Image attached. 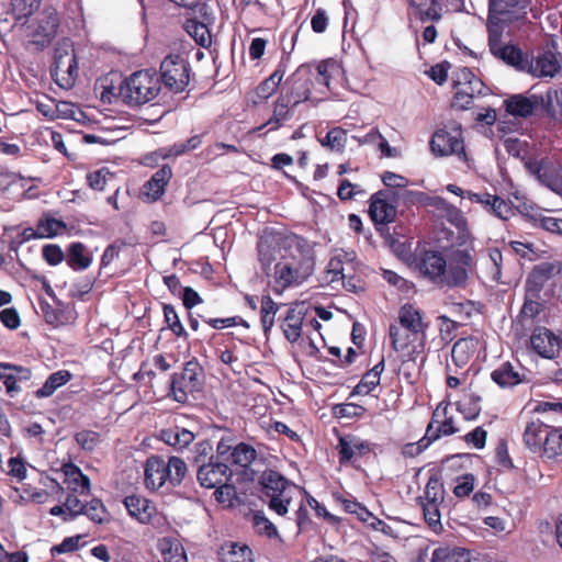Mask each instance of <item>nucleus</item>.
Here are the masks:
<instances>
[{
	"mask_svg": "<svg viewBox=\"0 0 562 562\" xmlns=\"http://www.w3.org/2000/svg\"><path fill=\"white\" fill-rule=\"evenodd\" d=\"M184 27L198 45L209 47L212 44L211 33L206 24L194 19H189L187 20Z\"/></svg>",
	"mask_w": 562,
	"mask_h": 562,
	"instance_id": "nucleus-43",
	"label": "nucleus"
},
{
	"mask_svg": "<svg viewBox=\"0 0 562 562\" xmlns=\"http://www.w3.org/2000/svg\"><path fill=\"white\" fill-rule=\"evenodd\" d=\"M124 505L128 515L137 519L140 524H149L156 514L155 505L140 495H128L124 498Z\"/></svg>",
	"mask_w": 562,
	"mask_h": 562,
	"instance_id": "nucleus-24",
	"label": "nucleus"
},
{
	"mask_svg": "<svg viewBox=\"0 0 562 562\" xmlns=\"http://www.w3.org/2000/svg\"><path fill=\"white\" fill-rule=\"evenodd\" d=\"M488 213L503 221L508 220L514 214L512 203L509 201H505L498 195H496L495 199H492V206Z\"/></svg>",
	"mask_w": 562,
	"mask_h": 562,
	"instance_id": "nucleus-60",
	"label": "nucleus"
},
{
	"mask_svg": "<svg viewBox=\"0 0 562 562\" xmlns=\"http://www.w3.org/2000/svg\"><path fill=\"white\" fill-rule=\"evenodd\" d=\"M419 273L438 286H443L447 277V259L438 250H424L415 261Z\"/></svg>",
	"mask_w": 562,
	"mask_h": 562,
	"instance_id": "nucleus-9",
	"label": "nucleus"
},
{
	"mask_svg": "<svg viewBox=\"0 0 562 562\" xmlns=\"http://www.w3.org/2000/svg\"><path fill=\"white\" fill-rule=\"evenodd\" d=\"M203 384V368L195 360H189L180 372H175L170 380L169 395L173 401L184 404L189 396L201 391Z\"/></svg>",
	"mask_w": 562,
	"mask_h": 562,
	"instance_id": "nucleus-3",
	"label": "nucleus"
},
{
	"mask_svg": "<svg viewBox=\"0 0 562 562\" xmlns=\"http://www.w3.org/2000/svg\"><path fill=\"white\" fill-rule=\"evenodd\" d=\"M525 168L541 184L562 194V180L555 175L553 167L547 159H528L525 161Z\"/></svg>",
	"mask_w": 562,
	"mask_h": 562,
	"instance_id": "nucleus-15",
	"label": "nucleus"
},
{
	"mask_svg": "<svg viewBox=\"0 0 562 562\" xmlns=\"http://www.w3.org/2000/svg\"><path fill=\"white\" fill-rule=\"evenodd\" d=\"M64 496V488L60 485V476L46 472L37 471V504L44 503L49 498L61 502Z\"/></svg>",
	"mask_w": 562,
	"mask_h": 562,
	"instance_id": "nucleus-20",
	"label": "nucleus"
},
{
	"mask_svg": "<svg viewBox=\"0 0 562 562\" xmlns=\"http://www.w3.org/2000/svg\"><path fill=\"white\" fill-rule=\"evenodd\" d=\"M58 24L59 19L55 9L48 8L42 12L37 21V49L50 43L56 35Z\"/></svg>",
	"mask_w": 562,
	"mask_h": 562,
	"instance_id": "nucleus-27",
	"label": "nucleus"
},
{
	"mask_svg": "<svg viewBox=\"0 0 562 562\" xmlns=\"http://www.w3.org/2000/svg\"><path fill=\"white\" fill-rule=\"evenodd\" d=\"M251 522L258 535L265 536L268 539H280L277 527L267 518L263 512H255L251 516Z\"/></svg>",
	"mask_w": 562,
	"mask_h": 562,
	"instance_id": "nucleus-44",
	"label": "nucleus"
},
{
	"mask_svg": "<svg viewBox=\"0 0 562 562\" xmlns=\"http://www.w3.org/2000/svg\"><path fill=\"white\" fill-rule=\"evenodd\" d=\"M336 449L340 464H345L370 452V443L355 436L339 437Z\"/></svg>",
	"mask_w": 562,
	"mask_h": 562,
	"instance_id": "nucleus-22",
	"label": "nucleus"
},
{
	"mask_svg": "<svg viewBox=\"0 0 562 562\" xmlns=\"http://www.w3.org/2000/svg\"><path fill=\"white\" fill-rule=\"evenodd\" d=\"M82 515H86L95 524H103L106 520L108 510L100 499L93 498L90 502H86Z\"/></svg>",
	"mask_w": 562,
	"mask_h": 562,
	"instance_id": "nucleus-52",
	"label": "nucleus"
},
{
	"mask_svg": "<svg viewBox=\"0 0 562 562\" xmlns=\"http://www.w3.org/2000/svg\"><path fill=\"white\" fill-rule=\"evenodd\" d=\"M279 308L280 305L276 303L269 295L262 296L260 307V322L266 336H268L269 331L274 325V317Z\"/></svg>",
	"mask_w": 562,
	"mask_h": 562,
	"instance_id": "nucleus-42",
	"label": "nucleus"
},
{
	"mask_svg": "<svg viewBox=\"0 0 562 562\" xmlns=\"http://www.w3.org/2000/svg\"><path fill=\"white\" fill-rule=\"evenodd\" d=\"M168 482V471L165 460L158 456H151L145 464V484L146 487L157 491Z\"/></svg>",
	"mask_w": 562,
	"mask_h": 562,
	"instance_id": "nucleus-23",
	"label": "nucleus"
},
{
	"mask_svg": "<svg viewBox=\"0 0 562 562\" xmlns=\"http://www.w3.org/2000/svg\"><path fill=\"white\" fill-rule=\"evenodd\" d=\"M481 409V396L476 394H465L463 398L458 402V411L468 420L475 419L480 415Z\"/></svg>",
	"mask_w": 562,
	"mask_h": 562,
	"instance_id": "nucleus-47",
	"label": "nucleus"
},
{
	"mask_svg": "<svg viewBox=\"0 0 562 562\" xmlns=\"http://www.w3.org/2000/svg\"><path fill=\"white\" fill-rule=\"evenodd\" d=\"M92 261V255L82 243L75 241L68 246L66 250V262L74 271H83L88 269Z\"/></svg>",
	"mask_w": 562,
	"mask_h": 562,
	"instance_id": "nucleus-29",
	"label": "nucleus"
},
{
	"mask_svg": "<svg viewBox=\"0 0 562 562\" xmlns=\"http://www.w3.org/2000/svg\"><path fill=\"white\" fill-rule=\"evenodd\" d=\"M366 413V408L363 406L346 403L338 404L334 407V415L339 418H359L362 417Z\"/></svg>",
	"mask_w": 562,
	"mask_h": 562,
	"instance_id": "nucleus-61",
	"label": "nucleus"
},
{
	"mask_svg": "<svg viewBox=\"0 0 562 562\" xmlns=\"http://www.w3.org/2000/svg\"><path fill=\"white\" fill-rule=\"evenodd\" d=\"M383 370L384 359H382L371 370L363 374L362 379L355 386L351 394L367 395L371 393L380 384V379Z\"/></svg>",
	"mask_w": 562,
	"mask_h": 562,
	"instance_id": "nucleus-35",
	"label": "nucleus"
},
{
	"mask_svg": "<svg viewBox=\"0 0 562 562\" xmlns=\"http://www.w3.org/2000/svg\"><path fill=\"white\" fill-rule=\"evenodd\" d=\"M475 476L472 473H465L459 475L456 479V485L453 487V494L458 498L468 497L474 490Z\"/></svg>",
	"mask_w": 562,
	"mask_h": 562,
	"instance_id": "nucleus-54",
	"label": "nucleus"
},
{
	"mask_svg": "<svg viewBox=\"0 0 562 562\" xmlns=\"http://www.w3.org/2000/svg\"><path fill=\"white\" fill-rule=\"evenodd\" d=\"M40 305L47 324L57 326L63 323V313L60 308L50 305L46 301H41Z\"/></svg>",
	"mask_w": 562,
	"mask_h": 562,
	"instance_id": "nucleus-64",
	"label": "nucleus"
},
{
	"mask_svg": "<svg viewBox=\"0 0 562 562\" xmlns=\"http://www.w3.org/2000/svg\"><path fill=\"white\" fill-rule=\"evenodd\" d=\"M398 321L403 328L407 329L416 338L418 335L426 337L427 324L423 322L422 312L412 304H405L400 308Z\"/></svg>",
	"mask_w": 562,
	"mask_h": 562,
	"instance_id": "nucleus-26",
	"label": "nucleus"
},
{
	"mask_svg": "<svg viewBox=\"0 0 562 562\" xmlns=\"http://www.w3.org/2000/svg\"><path fill=\"white\" fill-rule=\"evenodd\" d=\"M305 314V308L300 305L288 310L286 315L281 323L283 335L288 341L293 344L300 339Z\"/></svg>",
	"mask_w": 562,
	"mask_h": 562,
	"instance_id": "nucleus-25",
	"label": "nucleus"
},
{
	"mask_svg": "<svg viewBox=\"0 0 562 562\" xmlns=\"http://www.w3.org/2000/svg\"><path fill=\"white\" fill-rule=\"evenodd\" d=\"M234 464L248 468L257 458L256 449L245 442L238 443L231 452Z\"/></svg>",
	"mask_w": 562,
	"mask_h": 562,
	"instance_id": "nucleus-46",
	"label": "nucleus"
},
{
	"mask_svg": "<svg viewBox=\"0 0 562 562\" xmlns=\"http://www.w3.org/2000/svg\"><path fill=\"white\" fill-rule=\"evenodd\" d=\"M66 225L64 222L55 218L40 220L37 222V238H50L59 234Z\"/></svg>",
	"mask_w": 562,
	"mask_h": 562,
	"instance_id": "nucleus-53",
	"label": "nucleus"
},
{
	"mask_svg": "<svg viewBox=\"0 0 562 562\" xmlns=\"http://www.w3.org/2000/svg\"><path fill=\"white\" fill-rule=\"evenodd\" d=\"M431 562H477L470 552L460 547H439L434 550Z\"/></svg>",
	"mask_w": 562,
	"mask_h": 562,
	"instance_id": "nucleus-34",
	"label": "nucleus"
},
{
	"mask_svg": "<svg viewBox=\"0 0 562 562\" xmlns=\"http://www.w3.org/2000/svg\"><path fill=\"white\" fill-rule=\"evenodd\" d=\"M55 474L60 476V480L67 484L68 490L72 493H79L80 495L90 494V479L76 464H64L63 471L56 470Z\"/></svg>",
	"mask_w": 562,
	"mask_h": 562,
	"instance_id": "nucleus-19",
	"label": "nucleus"
},
{
	"mask_svg": "<svg viewBox=\"0 0 562 562\" xmlns=\"http://www.w3.org/2000/svg\"><path fill=\"white\" fill-rule=\"evenodd\" d=\"M424 514L425 521L428 527L436 533H439L442 530L441 524V514L439 510V505L441 503H432V502H417Z\"/></svg>",
	"mask_w": 562,
	"mask_h": 562,
	"instance_id": "nucleus-45",
	"label": "nucleus"
},
{
	"mask_svg": "<svg viewBox=\"0 0 562 562\" xmlns=\"http://www.w3.org/2000/svg\"><path fill=\"white\" fill-rule=\"evenodd\" d=\"M50 76L60 88L69 89L76 82V78L78 76V66L69 67V64H66L64 65V68H59L58 70H56L54 67H50Z\"/></svg>",
	"mask_w": 562,
	"mask_h": 562,
	"instance_id": "nucleus-49",
	"label": "nucleus"
},
{
	"mask_svg": "<svg viewBox=\"0 0 562 562\" xmlns=\"http://www.w3.org/2000/svg\"><path fill=\"white\" fill-rule=\"evenodd\" d=\"M69 64V67H77V58L75 55L74 44L69 38H61L57 42L54 48L53 64L50 67L64 68V65Z\"/></svg>",
	"mask_w": 562,
	"mask_h": 562,
	"instance_id": "nucleus-32",
	"label": "nucleus"
},
{
	"mask_svg": "<svg viewBox=\"0 0 562 562\" xmlns=\"http://www.w3.org/2000/svg\"><path fill=\"white\" fill-rule=\"evenodd\" d=\"M415 9V14L420 21H438L441 18L440 5L437 0H408Z\"/></svg>",
	"mask_w": 562,
	"mask_h": 562,
	"instance_id": "nucleus-36",
	"label": "nucleus"
},
{
	"mask_svg": "<svg viewBox=\"0 0 562 562\" xmlns=\"http://www.w3.org/2000/svg\"><path fill=\"white\" fill-rule=\"evenodd\" d=\"M260 484L262 485L263 494L269 498V508L278 515L284 516L289 510L291 502V497L286 494L288 488L291 486L290 481L278 471L266 470L260 477Z\"/></svg>",
	"mask_w": 562,
	"mask_h": 562,
	"instance_id": "nucleus-5",
	"label": "nucleus"
},
{
	"mask_svg": "<svg viewBox=\"0 0 562 562\" xmlns=\"http://www.w3.org/2000/svg\"><path fill=\"white\" fill-rule=\"evenodd\" d=\"M345 512L356 515L361 521H369L371 512H369L362 504L355 499L341 498L340 499Z\"/></svg>",
	"mask_w": 562,
	"mask_h": 562,
	"instance_id": "nucleus-62",
	"label": "nucleus"
},
{
	"mask_svg": "<svg viewBox=\"0 0 562 562\" xmlns=\"http://www.w3.org/2000/svg\"><path fill=\"white\" fill-rule=\"evenodd\" d=\"M557 54L558 44L551 40L536 56L528 57L527 63L522 66V71L539 78L554 77L562 69Z\"/></svg>",
	"mask_w": 562,
	"mask_h": 562,
	"instance_id": "nucleus-8",
	"label": "nucleus"
},
{
	"mask_svg": "<svg viewBox=\"0 0 562 562\" xmlns=\"http://www.w3.org/2000/svg\"><path fill=\"white\" fill-rule=\"evenodd\" d=\"M14 27L25 37V44H35V0H11Z\"/></svg>",
	"mask_w": 562,
	"mask_h": 562,
	"instance_id": "nucleus-10",
	"label": "nucleus"
},
{
	"mask_svg": "<svg viewBox=\"0 0 562 562\" xmlns=\"http://www.w3.org/2000/svg\"><path fill=\"white\" fill-rule=\"evenodd\" d=\"M469 341L467 339H459L454 342L451 350V358L458 367H463L470 359L468 352Z\"/></svg>",
	"mask_w": 562,
	"mask_h": 562,
	"instance_id": "nucleus-63",
	"label": "nucleus"
},
{
	"mask_svg": "<svg viewBox=\"0 0 562 562\" xmlns=\"http://www.w3.org/2000/svg\"><path fill=\"white\" fill-rule=\"evenodd\" d=\"M164 317L165 322L168 325V328L177 336L187 338L188 333L186 331L183 325L180 322L178 313L175 307L169 304L164 305Z\"/></svg>",
	"mask_w": 562,
	"mask_h": 562,
	"instance_id": "nucleus-51",
	"label": "nucleus"
},
{
	"mask_svg": "<svg viewBox=\"0 0 562 562\" xmlns=\"http://www.w3.org/2000/svg\"><path fill=\"white\" fill-rule=\"evenodd\" d=\"M213 452V446L211 441L203 440L194 446V457L193 462L194 464L200 468V464L210 462V459L212 461H215V457L212 454Z\"/></svg>",
	"mask_w": 562,
	"mask_h": 562,
	"instance_id": "nucleus-58",
	"label": "nucleus"
},
{
	"mask_svg": "<svg viewBox=\"0 0 562 562\" xmlns=\"http://www.w3.org/2000/svg\"><path fill=\"white\" fill-rule=\"evenodd\" d=\"M232 472L228 465L217 460L200 464L196 477L201 486L205 488H215L217 485L227 482Z\"/></svg>",
	"mask_w": 562,
	"mask_h": 562,
	"instance_id": "nucleus-14",
	"label": "nucleus"
},
{
	"mask_svg": "<svg viewBox=\"0 0 562 562\" xmlns=\"http://www.w3.org/2000/svg\"><path fill=\"white\" fill-rule=\"evenodd\" d=\"M165 464L168 471V483L173 487L179 486L187 473L186 462L178 457H170Z\"/></svg>",
	"mask_w": 562,
	"mask_h": 562,
	"instance_id": "nucleus-48",
	"label": "nucleus"
},
{
	"mask_svg": "<svg viewBox=\"0 0 562 562\" xmlns=\"http://www.w3.org/2000/svg\"><path fill=\"white\" fill-rule=\"evenodd\" d=\"M312 273V263L306 262L305 267L294 268L289 262H278L274 266V286L277 294L290 286L299 285Z\"/></svg>",
	"mask_w": 562,
	"mask_h": 562,
	"instance_id": "nucleus-12",
	"label": "nucleus"
},
{
	"mask_svg": "<svg viewBox=\"0 0 562 562\" xmlns=\"http://www.w3.org/2000/svg\"><path fill=\"white\" fill-rule=\"evenodd\" d=\"M42 256L49 266H57L66 260V252L55 244H46L42 248Z\"/></svg>",
	"mask_w": 562,
	"mask_h": 562,
	"instance_id": "nucleus-59",
	"label": "nucleus"
},
{
	"mask_svg": "<svg viewBox=\"0 0 562 562\" xmlns=\"http://www.w3.org/2000/svg\"><path fill=\"white\" fill-rule=\"evenodd\" d=\"M75 441L82 450L91 452L100 443V434L93 430H81L75 435Z\"/></svg>",
	"mask_w": 562,
	"mask_h": 562,
	"instance_id": "nucleus-57",
	"label": "nucleus"
},
{
	"mask_svg": "<svg viewBox=\"0 0 562 562\" xmlns=\"http://www.w3.org/2000/svg\"><path fill=\"white\" fill-rule=\"evenodd\" d=\"M86 502H82L74 493H68L64 501V506L67 509V516H64V521H71L85 512Z\"/></svg>",
	"mask_w": 562,
	"mask_h": 562,
	"instance_id": "nucleus-55",
	"label": "nucleus"
},
{
	"mask_svg": "<svg viewBox=\"0 0 562 562\" xmlns=\"http://www.w3.org/2000/svg\"><path fill=\"white\" fill-rule=\"evenodd\" d=\"M319 142L322 146L328 147L330 150L342 151L347 143V133L340 127H334Z\"/></svg>",
	"mask_w": 562,
	"mask_h": 562,
	"instance_id": "nucleus-50",
	"label": "nucleus"
},
{
	"mask_svg": "<svg viewBox=\"0 0 562 562\" xmlns=\"http://www.w3.org/2000/svg\"><path fill=\"white\" fill-rule=\"evenodd\" d=\"M504 32L505 30H498L495 35L493 30H487L490 52L496 58L522 71V66L527 63L528 55H525L521 49L514 45L502 44Z\"/></svg>",
	"mask_w": 562,
	"mask_h": 562,
	"instance_id": "nucleus-11",
	"label": "nucleus"
},
{
	"mask_svg": "<svg viewBox=\"0 0 562 562\" xmlns=\"http://www.w3.org/2000/svg\"><path fill=\"white\" fill-rule=\"evenodd\" d=\"M221 560L222 562H254L252 551L246 544L229 543L227 549L223 548Z\"/></svg>",
	"mask_w": 562,
	"mask_h": 562,
	"instance_id": "nucleus-41",
	"label": "nucleus"
},
{
	"mask_svg": "<svg viewBox=\"0 0 562 562\" xmlns=\"http://www.w3.org/2000/svg\"><path fill=\"white\" fill-rule=\"evenodd\" d=\"M542 98L532 94L530 97L524 94H513L504 100L506 112L515 117L531 116L536 109L540 106Z\"/></svg>",
	"mask_w": 562,
	"mask_h": 562,
	"instance_id": "nucleus-18",
	"label": "nucleus"
},
{
	"mask_svg": "<svg viewBox=\"0 0 562 562\" xmlns=\"http://www.w3.org/2000/svg\"><path fill=\"white\" fill-rule=\"evenodd\" d=\"M395 198V192L391 190H380L370 198L369 215L381 235L389 233L387 225L396 217Z\"/></svg>",
	"mask_w": 562,
	"mask_h": 562,
	"instance_id": "nucleus-7",
	"label": "nucleus"
},
{
	"mask_svg": "<svg viewBox=\"0 0 562 562\" xmlns=\"http://www.w3.org/2000/svg\"><path fill=\"white\" fill-rule=\"evenodd\" d=\"M548 431L549 425L540 419L528 423L522 435L526 448L538 457H541Z\"/></svg>",
	"mask_w": 562,
	"mask_h": 562,
	"instance_id": "nucleus-21",
	"label": "nucleus"
},
{
	"mask_svg": "<svg viewBox=\"0 0 562 562\" xmlns=\"http://www.w3.org/2000/svg\"><path fill=\"white\" fill-rule=\"evenodd\" d=\"M430 149L436 156L464 155L461 132L454 130L449 132L445 128L438 130L430 140Z\"/></svg>",
	"mask_w": 562,
	"mask_h": 562,
	"instance_id": "nucleus-13",
	"label": "nucleus"
},
{
	"mask_svg": "<svg viewBox=\"0 0 562 562\" xmlns=\"http://www.w3.org/2000/svg\"><path fill=\"white\" fill-rule=\"evenodd\" d=\"M302 67H300L291 77H289L283 86V90L290 93L294 101V105L307 101L310 98V85L305 79H301Z\"/></svg>",
	"mask_w": 562,
	"mask_h": 562,
	"instance_id": "nucleus-31",
	"label": "nucleus"
},
{
	"mask_svg": "<svg viewBox=\"0 0 562 562\" xmlns=\"http://www.w3.org/2000/svg\"><path fill=\"white\" fill-rule=\"evenodd\" d=\"M395 196L396 202L402 200L405 204L439 206L440 204L445 203V200L441 198H430L424 192L413 190H404L400 193L395 192Z\"/></svg>",
	"mask_w": 562,
	"mask_h": 562,
	"instance_id": "nucleus-40",
	"label": "nucleus"
},
{
	"mask_svg": "<svg viewBox=\"0 0 562 562\" xmlns=\"http://www.w3.org/2000/svg\"><path fill=\"white\" fill-rule=\"evenodd\" d=\"M546 446L542 448V459L552 460L562 454V428L558 429L549 426Z\"/></svg>",
	"mask_w": 562,
	"mask_h": 562,
	"instance_id": "nucleus-38",
	"label": "nucleus"
},
{
	"mask_svg": "<svg viewBox=\"0 0 562 562\" xmlns=\"http://www.w3.org/2000/svg\"><path fill=\"white\" fill-rule=\"evenodd\" d=\"M529 12H532L531 0H488L486 27L496 35L498 30L527 22Z\"/></svg>",
	"mask_w": 562,
	"mask_h": 562,
	"instance_id": "nucleus-2",
	"label": "nucleus"
},
{
	"mask_svg": "<svg viewBox=\"0 0 562 562\" xmlns=\"http://www.w3.org/2000/svg\"><path fill=\"white\" fill-rule=\"evenodd\" d=\"M157 549L165 562H188L183 544L176 537H162L157 542Z\"/></svg>",
	"mask_w": 562,
	"mask_h": 562,
	"instance_id": "nucleus-30",
	"label": "nucleus"
},
{
	"mask_svg": "<svg viewBox=\"0 0 562 562\" xmlns=\"http://www.w3.org/2000/svg\"><path fill=\"white\" fill-rule=\"evenodd\" d=\"M13 371L14 366L0 362V380L3 381L7 392L11 395L21 390L18 382V374Z\"/></svg>",
	"mask_w": 562,
	"mask_h": 562,
	"instance_id": "nucleus-56",
	"label": "nucleus"
},
{
	"mask_svg": "<svg viewBox=\"0 0 562 562\" xmlns=\"http://www.w3.org/2000/svg\"><path fill=\"white\" fill-rule=\"evenodd\" d=\"M160 90L158 75L149 69H144L125 78L119 88V94L126 105L135 108L153 101Z\"/></svg>",
	"mask_w": 562,
	"mask_h": 562,
	"instance_id": "nucleus-1",
	"label": "nucleus"
},
{
	"mask_svg": "<svg viewBox=\"0 0 562 562\" xmlns=\"http://www.w3.org/2000/svg\"><path fill=\"white\" fill-rule=\"evenodd\" d=\"M72 378V374L68 370H58L52 373L43 386L37 390V397H48L57 389L68 383Z\"/></svg>",
	"mask_w": 562,
	"mask_h": 562,
	"instance_id": "nucleus-37",
	"label": "nucleus"
},
{
	"mask_svg": "<svg viewBox=\"0 0 562 562\" xmlns=\"http://www.w3.org/2000/svg\"><path fill=\"white\" fill-rule=\"evenodd\" d=\"M530 345L539 356L552 359L559 353L561 339L550 329L538 327L532 331Z\"/></svg>",
	"mask_w": 562,
	"mask_h": 562,
	"instance_id": "nucleus-17",
	"label": "nucleus"
},
{
	"mask_svg": "<svg viewBox=\"0 0 562 562\" xmlns=\"http://www.w3.org/2000/svg\"><path fill=\"white\" fill-rule=\"evenodd\" d=\"M445 499V487L441 479L437 474L429 476L425 486L424 495L417 498V502L442 503Z\"/></svg>",
	"mask_w": 562,
	"mask_h": 562,
	"instance_id": "nucleus-39",
	"label": "nucleus"
},
{
	"mask_svg": "<svg viewBox=\"0 0 562 562\" xmlns=\"http://www.w3.org/2000/svg\"><path fill=\"white\" fill-rule=\"evenodd\" d=\"M160 437L165 443L178 450L187 448L195 438L192 431L179 426L162 430Z\"/></svg>",
	"mask_w": 562,
	"mask_h": 562,
	"instance_id": "nucleus-33",
	"label": "nucleus"
},
{
	"mask_svg": "<svg viewBox=\"0 0 562 562\" xmlns=\"http://www.w3.org/2000/svg\"><path fill=\"white\" fill-rule=\"evenodd\" d=\"M491 379L502 389H512L526 381V375L510 362H503L491 373Z\"/></svg>",
	"mask_w": 562,
	"mask_h": 562,
	"instance_id": "nucleus-28",
	"label": "nucleus"
},
{
	"mask_svg": "<svg viewBox=\"0 0 562 562\" xmlns=\"http://www.w3.org/2000/svg\"><path fill=\"white\" fill-rule=\"evenodd\" d=\"M474 249H454L447 259V277L443 286L465 288L470 274L475 271Z\"/></svg>",
	"mask_w": 562,
	"mask_h": 562,
	"instance_id": "nucleus-4",
	"label": "nucleus"
},
{
	"mask_svg": "<svg viewBox=\"0 0 562 562\" xmlns=\"http://www.w3.org/2000/svg\"><path fill=\"white\" fill-rule=\"evenodd\" d=\"M561 272L559 262H541L535 266L526 280V290L531 296H539L546 283Z\"/></svg>",
	"mask_w": 562,
	"mask_h": 562,
	"instance_id": "nucleus-16",
	"label": "nucleus"
},
{
	"mask_svg": "<svg viewBox=\"0 0 562 562\" xmlns=\"http://www.w3.org/2000/svg\"><path fill=\"white\" fill-rule=\"evenodd\" d=\"M160 85L173 93L186 90L190 81V65L180 55H168L160 64Z\"/></svg>",
	"mask_w": 562,
	"mask_h": 562,
	"instance_id": "nucleus-6",
	"label": "nucleus"
}]
</instances>
